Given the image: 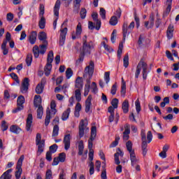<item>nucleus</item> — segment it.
<instances>
[{
	"label": "nucleus",
	"instance_id": "f257e3e1",
	"mask_svg": "<svg viewBox=\"0 0 179 179\" xmlns=\"http://www.w3.org/2000/svg\"><path fill=\"white\" fill-rule=\"evenodd\" d=\"M97 135V127L94 126L91 128V136L88 140V149L89 152V160H90V174L93 176L94 174V164L93 163V159L94 157V150H93V141L96 139Z\"/></svg>",
	"mask_w": 179,
	"mask_h": 179
},
{
	"label": "nucleus",
	"instance_id": "f03ea898",
	"mask_svg": "<svg viewBox=\"0 0 179 179\" xmlns=\"http://www.w3.org/2000/svg\"><path fill=\"white\" fill-rule=\"evenodd\" d=\"M83 78H87L86 82L87 83V86H90V80L93 77V73H94V62L90 61L88 66H87L84 71Z\"/></svg>",
	"mask_w": 179,
	"mask_h": 179
},
{
	"label": "nucleus",
	"instance_id": "7ed1b4c3",
	"mask_svg": "<svg viewBox=\"0 0 179 179\" xmlns=\"http://www.w3.org/2000/svg\"><path fill=\"white\" fill-rule=\"evenodd\" d=\"M126 148L130 155V160L131 162V166L133 167H135V166L138 164V162H139V159L136 158V155L135 154V150L132 148V141H128L126 143Z\"/></svg>",
	"mask_w": 179,
	"mask_h": 179
},
{
	"label": "nucleus",
	"instance_id": "20e7f679",
	"mask_svg": "<svg viewBox=\"0 0 179 179\" xmlns=\"http://www.w3.org/2000/svg\"><path fill=\"white\" fill-rule=\"evenodd\" d=\"M34 106L37 109V118L41 120L43 118V114L44 113V109L41 106V96L35 95L34 99Z\"/></svg>",
	"mask_w": 179,
	"mask_h": 179
},
{
	"label": "nucleus",
	"instance_id": "39448f33",
	"mask_svg": "<svg viewBox=\"0 0 179 179\" xmlns=\"http://www.w3.org/2000/svg\"><path fill=\"white\" fill-rule=\"evenodd\" d=\"M94 45H93V41H90L87 43V36L85 35L83 38V49L80 51V54H83L84 57L87 54L90 55V51H92V48H94Z\"/></svg>",
	"mask_w": 179,
	"mask_h": 179
},
{
	"label": "nucleus",
	"instance_id": "423d86ee",
	"mask_svg": "<svg viewBox=\"0 0 179 179\" xmlns=\"http://www.w3.org/2000/svg\"><path fill=\"white\" fill-rule=\"evenodd\" d=\"M52 61H54V52L50 50L48 55L47 64L44 69L45 76H50V74L51 73V69H52Z\"/></svg>",
	"mask_w": 179,
	"mask_h": 179
},
{
	"label": "nucleus",
	"instance_id": "0eeeda50",
	"mask_svg": "<svg viewBox=\"0 0 179 179\" xmlns=\"http://www.w3.org/2000/svg\"><path fill=\"white\" fill-rule=\"evenodd\" d=\"M115 156V164L117 165V166L116 167V171L117 173H118V174L122 173V166L120 165V163H121L120 162V157H124V152H122L121 150V148H117V152L115 153L114 155Z\"/></svg>",
	"mask_w": 179,
	"mask_h": 179
},
{
	"label": "nucleus",
	"instance_id": "6e6552de",
	"mask_svg": "<svg viewBox=\"0 0 179 179\" xmlns=\"http://www.w3.org/2000/svg\"><path fill=\"white\" fill-rule=\"evenodd\" d=\"M134 29H135V22H131L129 26H128L127 22H124L123 23V25H122L123 41H125L127 35L130 34L131 31H132Z\"/></svg>",
	"mask_w": 179,
	"mask_h": 179
},
{
	"label": "nucleus",
	"instance_id": "1a4fd4ad",
	"mask_svg": "<svg viewBox=\"0 0 179 179\" xmlns=\"http://www.w3.org/2000/svg\"><path fill=\"white\" fill-rule=\"evenodd\" d=\"M36 145L38 146V153L41 155L44 152V146H45V140H41V134L37 133L36 137Z\"/></svg>",
	"mask_w": 179,
	"mask_h": 179
},
{
	"label": "nucleus",
	"instance_id": "9d476101",
	"mask_svg": "<svg viewBox=\"0 0 179 179\" xmlns=\"http://www.w3.org/2000/svg\"><path fill=\"white\" fill-rule=\"evenodd\" d=\"M23 160H24V155H21L17 162L16 171H15V178L20 179L22 173H23V169H22V166L23 164Z\"/></svg>",
	"mask_w": 179,
	"mask_h": 179
},
{
	"label": "nucleus",
	"instance_id": "9b49d317",
	"mask_svg": "<svg viewBox=\"0 0 179 179\" xmlns=\"http://www.w3.org/2000/svg\"><path fill=\"white\" fill-rule=\"evenodd\" d=\"M99 156L102 160H104V162H102V171L101 173V179H107V169H106V156L104 155V152L103 151H99Z\"/></svg>",
	"mask_w": 179,
	"mask_h": 179
},
{
	"label": "nucleus",
	"instance_id": "f8f14e48",
	"mask_svg": "<svg viewBox=\"0 0 179 179\" xmlns=\"http://www.w3.org/2000/svg\"><path fill=\"white\" fill-rule=\"evenodd\" d=\"M29 86H30V79L29 78H24L20 87L21 93H27L29 92Z\"/></svg>",
	"mask_w": 179,
	"mask_h": 179
},
{
	"label": "nucleus",
	"instance_id": "ddd939ff",
	"mask_svg": "<svg viewBox=\"0 0 179 179\" xmlns=\"http://www.w3.org/2000/svg\"><path fill=\"white\" fill-rule=\"evenodd\" d=\"M144 26L148 30L153 29V26H155V14L153 13L150 14L149 20L144 22Z\"/></svg>",
	"mask_w": 179,
	"mask_h": 179
},
{
	"label": "nucleus",
	"instance_id": "4468645a",
	"mask_svg": "<svg viewBox=\"0 0 179 179\" xmlns=\"http://www.w3.org/2000/svg\"><path fill=\"white\" fill-rule=\"evenodd\" d=\"M60 31L61 33H60L59 45H60V47H62L64 44H65V39L66 38L68 28L65 27L63 29H61Z\"/></svg>",
	"mask_w": 179,
	"mask_h": 179
},
{
	"label": "nucleus",
	"instance_id": "2eb2a0df",
	"mask_svg": "<svg viewBox=\"0 0 179 179\" xmlns=\"http://www.w3.org/2000/svg\"><path fill=\"white\" fill-rule=\"evenodd\" d=\"M80 34H82V24L79 22L76 27V33L72 34V40H76V38H80Z\"/></svg>",
	"mask_w": 179,
	"mask_h": 179
},
{
	"label": "nucleus",
	"instance_id": "dca6fc26",
	"mask_svg": "<svg viewBox=\"0 0 179 179\" xmlns=\"http://www.w3.org/2000/svg\"><path fill=\"white\" fill-rule=\"evenodd\" d=\"M72 136L71 134H65L64 139H63V143H64V149L65 150H69V148H71V139Z\"/></svg>",
	"mask_w": 179,
	"mask_h": 179
},
{
	"label": "nucleus",
	"instance_id": "f3484780",
	"mask_svg": "<svg viewBox=\"0 0 179 179\" xmlns=\"http://www.w3.org/2000/svg\"><path fill=\"white\" fill-rule=\"evenodd\" d=\"M146 62H145L143 61V59H141L139 62V63L138 64L137 66H136V73H135V78L136 79H138V78H139V75H141V71L143 68V65H145Z\"/></svg>",
	"mask_w": 179,
	"mask_h": 179
},
{
	"label": "nucleus",
	"instance_id": "a211bd4d",
	"mask_svg": "<svg viewBox=\"0 0 179 179\" xmlns=\"http://www.w3.org/2000/svg\"><path fill=\"white\" fill-rule=\"evenodd\" d=\"M31 124H33V115L29 113L28 114L26 123V129L27 132L31 131Z\"/></svg>",
	"mask_w": 179,
	"mask_h": 179
},
{
	"label": "nucleus",
	"instance_id": "6ab92c4d",
	"mask_svg": "<svg viewBox=\"0 0 179 179\" xmlns=\"http://www.w3.org/2000/svg\"><path fill=\"white\" fill-rule=\"evenodd\" d=\"M129 134H131L130 126L129 124H126L124 126V131L123 132L124 141H128L129 139Z\"/></svg>",
	"mask_w": 179,
	"mask_h": 179
},
{
	"label": "nucleus",
	"instance_id": "aec40b11",
	"mask_svg": "<svg viewBox=\"0 0 179 179\" xmlns=\"http://www.w3.org/2000/svg\"><path fill=\"white\" fill-rule=\"evenodd\" d=\"M86 127V124H85V120H81L79 124V136L80 138H83V135H85V128Z\"/></svg>",
	"mask_w": 179,
	"mask_h": 179
},
{
	"label": "nucleus",
	"instance_id": "412c9836",
	"mask_svg": "<svg viewBox=\"0 0 179 179\" xmlns=\"http://www.w3.org/2000/svg\"><path fill=\"white\" fill-rule=\"evenodd\" d=\"M173 33H174V25L172 24H169L166 30V37L168 40L173 38Z\"/></svg>",
	"mask_w": 179,
	"mask_h": 179
},
{
	"label": "nucleus",
	"instance_id": "4be33fe9",
	"mask_svg": "<svg viewBox=\"0 0 179 179\" xmlns=\"http://www.w3.org/2000/svg\"><path fill=\"white\" fill-rule=\"evenodd\" d=\"M75 87L77 90H82V89H83V80H82V77H78L76 78Z\"/></svg>",
	"mask_w": 179,
	"mask_h": 179
},
{
	"label": "nucleus",
	"instance_id": "5701e85b",
	"mask_svg": "<svg viewBox=\"0 0 179 179\" xmlns=\"http://www.w3.org/2000/svg\"><path fill=\"white\" fill-rule=\"evenodd\" d=\"M61 7V0H57L54 7V15L55 16H59V8Z\"/></svg>",
	"mask_w": 179,
	"mask_h": 179
},
{
	"label": "nucleus",
	"instance_id": "b1692460",
	"mask_svg": "<svg viewBox=\"0 0 179 179\" xmlns=\"http://www.w3.org/2000/svg\"><path fill=\"white\" fill-rule=\"evenodd\" d=\"M12 171H13V169H8L1 176L0 179H12V174H10Z\"/></svg>",
	"mask_w": 179,
	"mask_h": 179
},
{
	"label": "nucleus",
	"instance_id": "393cba45",
	"mask_svg": "<svg viewBox=\"0 0 179 179\" xmlns=\"http://www.w3.org/2000/svg\"><path fill=\"white\" fill-rule=\"evenodd\" d=\"M90 107H92V95H89L85 101V113L90 111Z\"/></svg>",
	"mask_w": 179,
	"mask_h": 179
},
{
	"label": "nucleus",
	"instance_id": "a878e982",
	"mask_svg": "<svg viewBox=\"0 0 179 179\" xmlns=\"http://www.w3.org/2000/svg\"><path fill=\"white\" fill-rule=\"evenodd\" d=\"M122 109L123 110V113L127 114L128 111H129V102L127 99L124 100L122 104Z\"/></svg>",
	"mask_w": 179,
	"mask_h": 179
},
{
	"label": "nucleus",
	"instance_id": "bb28decb",
	"mask_svg": "<svg viewBox=\"0 0 179 179\" xmlns=\"http://www.w3.org/2000/svg\"><path fill=\"white\" fill-rule=\"evenodd\" d=\"M37 40V31H34L29 35V43L30 44H35Z\"/></svg>",
	"mask_w": 179,
	"mask_h": 179
},
{
	"label": "nucleus",
	"instance_id": "cd10ccee",
	"mask_svg": "<svg viewBox=\"0 0 179 179\" xmlns=\"http://www.w3.org/2000/svg\"><path fill=\"white\" fill-rule=\"evenodd\" d=\"M50 120H51V111L50 110V108H47V110H46V117H45V127H48Z\"/></svg>",
	"mask_w": 179,
	"mask_h": 179
},
{
	"label": "nucleus",
	"instance_id": "c85d7f7f",
	"mask_svg": "<svg viewBox=\"0 0 179 179\" xmlns=\"http://www.w3.org/2000/svg\"><path fill=\"white\" fill-rule=\"evenodd\" d=\"M38 37L41 41H43V43H45V42L48 43V41H47V34L45 32H40L38 35Z\"/></svg>",
	"mask_w": 179,
	"mask_h": 179
},
{
	"label": "nucleus",
	"instance_id": "c756f323",
	"mask_svg": "<svg viewBox=\"0 0 179 179\" xmlns=\"http://www.w3.org/2000/svg\"><path fill=\"white\" fill-rule=\"evenodd\" d=\"M48 45V42H45V43H43L42 45H39L40 50L39 52L42 55H44L45 54V51H47V47Z\"/></svg>",
	"mask_w": 179,
	"mask_h": 179
},
{
	"label": "nucleus",
	"instance_id": "7c9ffc66",
	"mask_svg": "<svg viewBox=\"0 0 179 179\" xmlns=\"http://www.w3.org/2000/svg\"><path fill=\"white\" fill-rule=\"evenodd\" d=\"M10 132H13V134H16L17 135L18 134H20L22 129H20V127H19L17 125H12L10 127Z\"/></svg>",
	"mask_w": 179,
	"mask_h": 179
},
{
	"label": "nucleus",
	"instance_id": "2f4dec72",
	"mask_svg": "<svg viewBox=\"0 0 179 179\" xmlns=\"http://www.w3.org/2000/svg\"><path fill=\"white\" fill-rule=\"evenodd\" d=\"M71 113V108H68L62 115V121H66L69 118V114Z\"/></svg>",
	"mask_w": 179,
	"mask_h": 179
},
{
	"label": "nucleus",
	"instance_id": "473e14b6",
	"mask_svg": "<svg viewBox=\"0 0 179 179\" xmlns=\"http://www.w3.org/2000/svg\"><path fill=\"white\" fill-rule=\"evenodd\" d=\"M122 96H125V93H127V84L125 81H124V78H122V87L120 91Z\"/></svg>",
	"mask_w": 179,
	"mask_h": 179
},
{
	"label": "nucleus",
	"instance_id": "72a5a7b5",
	"mask_svg": "<svg viewBox=\"0 0 179 179\" xmlns=\"http://www.w3.org/2000/svg\"><path fill=\"white\" fill-rule=\"evenodd\" d=\"M85 150V145L83 144V141H80L78 142V155L82 156L83 155V150Z\"/></svg>",
	"mask_w": 179,
	"mask_h": 179
},
{
	"label": "nucleus",
	"instance_id": "f704fd0d",
	"mask_svg": "<svg viewBox=\"0 0 179 179\" xmlns=\"http://www.w3.org/2000/svg\"><path fill=\"white\" fill-rule=\"evenodd\" d=\"M6 44H8L6 41H3V43L1 44V50L3 55H8V53L9 52V50L6 48Z\"/></svg>",
	"mask_w": 179,
	"mask_h": 179
},
{
	"label": "nucleus",
	"instance_id": "c9c22d12",
	"mask_svg": "<svg viewBox=\"0 0 179 179\" xmlns=\"http://www.w3.org/2000/svg\"><path fill=\"white\" fill-rule=\"evenodd\" d=\"M122 48H124V43L122 42H120L119 44L118 50H117L118 59H121V55L122 54Z\"/></svg>",
	"mask_w": 179,
	"mask_h": 179
},
{
	"label": "nucleus",
	"instance_id": "e433bc0d",
	"mask_svg": "<svg viewBox=\"0 0 179 179\" xmlns=\"http://www.w3.org/2000/svg\"><path fill=\"white\" fill-rule=\"evenodd\" d=\"M80 90H76L75 91V97L78 103L82 100V93L80 92Z\"/></svg>",
	"mask_w": 179,
	"mask_h": 179
},
{
	"label": "nucleus",
	"instance_id": "4c0bfd02",
	"mask_svg": "<svg viewBox=\"0 0 179 179\" xmlns=\"http://www.w3.org/2000/svg\"><path fill=\"white\" fill-rule=\"evenodd\" d=\"M143 78L144 80H146L148 78V64H143Z\"/></svg>",
	"mask_w": 179,
	"mask_h": 179
},
{
	"label": "nucleus",
	"instance_id": "58836bf2",
	"mask_svg": "<svg viewBox=\"0 0 179 179\" xmlns=\"http://www.w3.org/2000/svg\"><path fill=\"white\" fill-rule=\"evenodd\" d=\"M109 23L110 26H116V24L118 23V18H117V16H112Z\"/></svg>",
	"mask_w": 179,
	"mask_h": 179
},
{
	"label": "nucleus",
	"instance_id": "ea45409f",
	"mask_svg": "<svg viewBox=\"0 0 179 179\" xmlns=\"http://www.w3.org/2000/svg\"><path fill=\"white\" fill-rule=\"evenodd\" d=\"M36 94H41L43 92H44V87L40 84H38L36 87Z\"/></svg>",
	"mask_w": 179,
	"mask_h": 179
},
{
	"label": "nucleus",
	"instance_id": "a19ab883",
	"mask_svg": "<svg viewBox=\"0 0 179 179\" xmlns=\"http://www.w3.org/2000/svg\"><path fill=\"white\" fill-rule=\"evenodd\" d=\"M38 26L41 29L45 28V18L44 17H41V20L38 22Z\"/></svg>",
	"mask_w": 179,
	"mask_h": 179
},
{
	"label": "nucleus",
	"instance_id": "79ce46f5",
	"mask_svg": "<svg viewBox=\"0 0 179 179\" xmlns=\"http://www.w3.org/2000/svg\"><path fill=\"white\" fill-rule=\"evenodd\" d=\"M33 52H34V55L36 58H38L39 55H40V48H38V46L35 45L33 48Z\"/></svg>",
	"mask_w": 179,
	"mask_h": 179
},
{
	"label": "nucleus",
	"instance_id": "37998d69",
	"mask_svg": "<svg viewBox=\"0 0 179 179\" xmlns=\"http://www.w3.org/2000/svg\"><path fill=\"white\" fill-rule=\"evenodd\" d=\"M134 20L136 22V26L137 29H139V26H141V22L138 16L136 15V10H135L134 13Z\"/></svg>",
	"mask_w": 179,
	"mask_h": 179
},
{
	"label": "nucleus",
	"instance_id": "c03bdc74",
	"mask_svg": "<svg viewBox=\"0 0 179 179\" xmlns=\"http://www.w3.org/2000/svg\"><path fill=\"white\" fill-rule=\"evenodd\" d=\"M24 104V96L20 95L17 99V106H23Z\"/></svg>",
	"mask_w": 179,
	"mask_h": 179
},
{
	"label": "nucleus",
	"instance_id": "a18cd8bd",
	"mask_svg": "<svg viewBox=\"0 0 179 179\" xmlns=\"http://www.w3.org/2000/svg\"><path fill=\"white\" fill-rule=\"evenodd\" d=\"M32 62H33V55L31 54H28L26 58V63L27 66H30V65H31Z\"/></svg>",
	"mask_w": 179,
	"mask_h": 179
},
{
	"label": "nucleus",
	"instance_id": "49530a36",
	"mask_svg": "<svg viewBox=\"0 0 179 179\" xmlns=\"http://www.w3.org/2000/svg\"><path fill=\"white\" fill-rule=\"evenodd\" d=\"M123 65L124 68H127L129 65V56L127 54L123 58Z\"/></svg>",
	"mask_w": 179,
	"mask_h": 179
},
{
	"label": "nucleus",
	"instance_id": "de8ad7c7",
	"mask_svg": "<svg viewBox=\"0 0 179 179\" xmlns=\"http://www.w3.org/2000/svg\"><path fill=\"white\" fill-rule=\"evenodd\" d=\"M141 148L143 151V155L146 156V154L148 153V143H142Z\"/></svg>",
	"mask_w": 179,
	"mask_h": 179
},
{
	"label": "nucleus",
	"instance_id": "09e8293b",
	"mask_svg": "<svg viewBox=\"0 0 179 179\" xmlns=\"http://www.w3.org/2000/svg\"><path fill=\"white\" fill-rule=\"evenodd\" d=\"M73 75V71H72V69L68 68L66 71V79H71V78H72Z\"/></svg>",
	"mask_w": 179,
	"mask_h": 179
},
{
	"label": "nucleus",
	"instance_id": "8fccbe9b",
	"mask_svg": "<svg viewBox=\"0 0 179 179\" xmlns=\"http://www.w3.org/2000/svg\"><path fill=\"white\" fill-rule=\"evenodd\" d=\"M59 134V127L58 125H55L53 127V131L52 136L55 137Z\"/></svg>",
	"mask_w": 179,
	"mask_h": 179
},
{
	"label": "nucleus",
	"instance_id": "3c124183",
	"mask_svg": "<svg viewBox=\"0 0 179 179\" xmlns=\"http://www.w3.org/2000/svg\"><path fill=\"white\" fill-rule=\"evenodd\" d=\"M57 159H59V161L61 163H64V162H65V159H66V154H65V152L59 153Z\"/></svg>",
	"mask_w": 179,
	"mask_h": 179
},
{
	"label": "nucleus",
	"instance_id": "603ef678",
	"mask_svg": "<svg viewBox=\"0 0 179 179\" xmlns=\"http://www.w3.org/2000/svg\"><path fill=\"white\" fill-rule=\"evenodd\" d=\"M83 59H85V56L83 54H80L79 55V58L78 59H77L76 61V65L78 66L79 65H80V64H82V62H83Z\"/></svg>",
	"mask_w": 179,
	"mask_h": 179
},
{
	"label": "nucleus",
	"instance_id": "864d4df0",
	"mask_svg": "<svg viewBox=\"0 0 179 179\" xmlns=\"http://www.w3.org/2000/svg\"><path fill=\"white\" fill-rule=\"evenodd\" d=\"M141 141L142 143H148V141H146V133L145 129H142L141 132Z\"/></svg>",
	"mask_w": 179,
	"mask_h": 179
},
{
	"label": "nucleus",
	"instance_id": "5fc2aeb1",
	"mask_svg": "<svg viewBox=\"0 0 179 179\" xmlns=\"http://www.w3.org/2000/svg\"><path fill=\"white\" fill-rule=\"evenodd\" d=\"M55 107H57V103H55V101H52L50 103V108L52 110V113H53L54 115L57 113V109H55Z\"/></svg>",
	"mask_w": 179,
	"mask_h": 179
},
{
	"label": "nucleus",
	"instance_id": "6e6d98bb",
	"mask_svg": "<svg viewBox=\"0 0 179 179\" xmlns=\"http://www.w3.org/2000/svg\"><path fill=\"white\" fill-rule=\"evenodd\" d=\"M39 10H40L39 12L40 17H44V12H45L44 4H40Z\"/></svg>",
	"mask_w": 179,
	"mask_h": 179
},
{
	"label": "nucleus",
	"instance_id": "4d7b16f0",
	"mask_svg": "<svg viewBox=\"0 0 179 179\" xmlns=\"http://www.w3.org/2000/svg\"><path fill=\"white\" fill-rule=\"evenodd\" d=\"M116 37H117V30L114 29L111 34V37H110V40H111V42L113 43V44H114V43H115Z\"/></svg>",
	"mask_w": 179,
	"mask_h": 179
},
{
	"label": "nucleus",
	"instance_id": "13d9d810",
	"mask_svg": "<svg viewBox=\"0 0 179 179\" xmlns=\"http://www.w3.org/2000/svg\"><path fill=\"white\" fill-rule=\"evenodd\" d=\"M58 149V145L57 144H53L51 146H50L49 150L51 153H55Z\"/></svg>",
	"mask_w": 179,
	"mask_h": 179
},
{
	"label": "nucleus",
	"instance_id": "bf43d9fd",
	"mask_svg": "<svg viewBox=\"0 0 179 179\" xmlns=\"http://www.w3.org/2000/svg\"><path fill=\"white\" fill-rule=\"evenodd\" d=\"M8 128H9V126L7 125L6 121L3 120L1 122V131H3V132H5V131H8Z\"/></svg>",
	"mask_w": 179,
	"mask_h": 179
},
{
	"label": "nucleus",
	"instance_id": "052dcab7",
	"mask_svg": "<svg viewBox=\"0 0 179 179\" xmlns=\"http://www.w3.org/2000/svg\"><path fill=\"white\" fill-rule=\"evenodd\" d=\"M135 104H136V113H137V114H139V113H141V102H139V100L137 99L135 102Z\"/></svg>",
	"mask_w": 179,
	"mask_h": 179
},
{
	"label": "nucleus",
	"instance_id": "680f3d73",
	"mask_svg": "<svg viewBox=\"0 0 179 179\" xmlns=\"http://www.w3.org/2000/svg\"><path fill=\"white\" fill-rule=\"evenodd\" d=\"M111 105L114 108H118V99L114 98L111 101Z\"/></svg>",
	"mask_w": 179,
	"mask_h": 179
},
{
	"label": "nucleus",
	"instance_id": "e2e57ef3",
	"mask_svg": "<svg viewBox=\"0 0 179 179\" xmlns=\"http://www.w3.org/2000/svg\"><path fill=\"white\" fill-rule=\"evenodd\" d=\"M166 8L165 11L164 12V16H167L170 12H171V4H166Z\"/></svg>",
	"mask_w": 179,
	"mask_h": 179
},
{
	"label": "nucleus",
	"instance_id": "0e129e2a",
	"mask_svg": "<svg viewBox=\"0 0 179 179\" xmlns=\"http://www.w3.org/2000/svg\"><path fill=\"white\" fill-rule=\"evenodd\" d=\"M80 110H82V105H80V103L78 102L76 105L75 115H76V114H79V112L80 111Z\"/></svg>",
	"mask_w": 179,
	"mask_h": 179
},
{
	"label": "nucleus",
	"instance_id": "69168bd1",
	"mask_svg": "<svg viewBox=\"0 0 179 179\" xmlns=\"http://www.w3.org/2000/svg\"><path fill=\"white\" fill-rule=\"evenodd\" d=\"M86 13H87L86 8H81V10L80 12V15L81 19H85L86 17Z\"/></svg>",
	"mask_w": 179,
	"mask_h": 179
},
{
	"label": "nucleus",
	"instance_id": "338daca9",
	"mask_svg": "<svg viewBox=\"0 0 179 179\" xmlns=\"http://www.w3.org/2000/svg\"><path fill=\"white\" fill-rule=\"evenodd\" d=\"M45 179H52V171L51 169H48L46 171Z\"/></svg>",
	"mask_w": 179,
	"mask_h": 179
},
{
	"label": "nucleus",
	"instance_id": "774afa93",
	"mask_svg": "<svg viewBox=\"0 0 179 179\" xmlns=\"http://www.w3.org/2000/svg\"><path fill=\"white\" fill-rule=\"evenodd\" d=\"M104 80L106 83H108V82H110V71L105 72Z\"/></svg>",
	"mask_w": 179,
	"mask_h": 179
}]
</instances>
